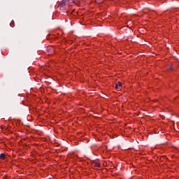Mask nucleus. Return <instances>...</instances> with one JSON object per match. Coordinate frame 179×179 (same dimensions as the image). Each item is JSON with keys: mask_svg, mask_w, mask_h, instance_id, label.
Listing matches in <instances>:
<instances>
[{"mask_svg": "<svg viewBox=\"0 0 179 179\" xmlns=\"http://www.w3.org/2000/svg\"><path fill=\"white\" fill-rule=\"evenodd\" d=\"M121 86H122V83H121V82H118L117 83L115 84V88L117 90H118V89H120V87H121Z\"/></svg>", "mask_w": 179, "mask_h": 179, "instance_id": "1", "label": "nucleus"}, {"mask_svg": "<svg viewBox=\"0 0 179 179\" xmlns=\"http://www.w3.org/2000/svg\"><path fill=\"white\" fill-rule=\"evenodd\" d=\"M92 166H93V167H100V163L93 162Z\"/></svg>", "mask_w": 179, "mask_h": 179, "instance_id": "2", "label": "nucleus"}, {"mask_svg": "<svg viewBox=\"0 0 179 179\" xmlns=\"http://www.w3.org/2000/svg\"><path fill=\"white\" fill-rule=\"evenodd\" d=\"M5 157H6V155L3 153H1L0 155V159H5Z\"/></svg>", "mask_w": 179, "mask_h": 179, "instance_id": "3", "label": "nucleus"}, {"mask_svg": "<svg viewBox=\"0 0 179 179\" xmlns=\"http://www.w3.org/2000/svg\"><path fill=\"white\" fill-rule=\"evenodd\" d=\"M169 69H170V71H172L173 70V66H169Z\"/></svg>", "mask_w": 179, "mask_h": 179, "instance_id": "4", "label": "nucleus"}]
</instances>
